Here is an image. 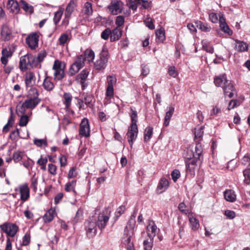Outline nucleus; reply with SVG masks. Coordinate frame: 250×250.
Listing matches in <instances>:
<instances>
[{
	"mask_svg": "<svg viewBox=\"0 0 250 250\" xmlns=\"http://www.w3.org/2000/svg\"><path fill=\"white\" fill-rule=\"evenodd\" d=\"M156 36L158 41L163 42L165 40V31L163 29H160L156 31Z\"/></svg>",
	"mask_w": 250,
	"mask_h": 250,
	"instance_id": "49530a36",
	"label": "nucleus"
},
{
	"mask_svg": "<svg viewBox=\"0 0 250 250\" xmlns=\"http://www.w3.org/2000/svg\"><path fill=\"white\" fill-rule=\"evenodd\" d=\"M131 114L130 115L131 123L130 125L137 126V112L136 110H134L132 108H130Z\"/></svg>",
	"mask_w": 250,
	"mask_h": 250,
	"instance_id": "37998d69",
	"label": "nucleus"
},
{
	"mask_svg": "<svg viewBox=\"0 0 250 250\" xmlns=\"http://www.w3.org/2000/svg\"><path fill=\"white\" fill-rule=\"evenodd\" d=\"M169 186V181L165 177L161 178L158 184L156 192L157 194H160L166 191Z\"/></svg>",
	"mask_w": 250,
	"mask_h": 250,
	"instance_id": "4468645a",
	"label": "nucleus"
},
{
	"mask_svg": "<svg viewBox=\"0 0 250 250\" xmlns=\"http://www.w3.org/2000/svg\"><path fill=\"white\" fill-rule=\"evenodd\" d=\"M51 79V77L46 76L43 82L42 86L47 91H52L55 87V85L52 82Z\"/></svg>",
	"mask_w": 250,
	"mask_h": 250,
	"instance_id": "5701e85b",
	"label": "nucleus"
},
{
	"mask_svg": "<svg viewBox=\"0 0 250 250\" xmlns=\"http://www.w3.org/2000/svg\"><path fill=\"white\" fill-rule=\"evenodd\" d=\"M31 54H26L21 56L19 62V68L21 71H25L30 67Z\"/></svg>",
	"mask_w": 250,
	"mask_h": 250,
	"instance_id": "9b49d317",
	"label": "nucleus"
},
{
	"mask_svg": "<svg viewBox=\"0 0 250 250\" xmlns=\"http://www.w3.org/2000/svg\"><path fill=\"white\" fill-rule=\"evenodd\" d=\"M107 86H113V84L116 83V79L111 76H108L107 77Z\"/></svg>",
	"mask_w": 250,
	"mask_h": 250,
	"instance_id": "774afa93",
	"label": "nucleus"
},
{
	"mask_svg": "<svg viewBox=\"0 0 250 250\" xmlns=\"http://www.w3.org/2000/svg\"><path fill=\"white\" fill-rule=\"evenodd\" d=\"M85 228L87 237L89 239L95 236L97 232V224L95 221L87 220L85 223Z\"/></svg>",
	"mask_w": 250,
	"mask_h": 250,
	"instance_id": "6e6552de",
	"label": "nucleus"
},
{
	"mask_svg": "<svg viewBox=\"0 0 250 250\" xmlns=\"http://www.w3.org/2000/svg\"><path fill=\"white\" fill-rule=\"evenodd\" d=\"M190 227L191 229L195 231L198 229L200 227L199 220L194 216L193 213L188 215Z\"/></svg>",
	"mask_w": 250,
	"mask_h": 250,
	"instance_id": "6ab92c4d",
	"label": "nucleus"
},
{
	"mask_svg": "<svg viewBox=\"0 0 250 250\" xmlns=\"http://www.w3.org/2000/svg\"><path fill=\"white\" fill-rule=\"evenodd\" d=\"M31 240V235L29 232H26L22 238L21 246H28Z\"/></svg>",
	"mask_w": 250,
	"mask_h": 250,
	"instance_id": "de8ad7c7",
	"label": "nucleus"
},
{
	"mask_svg": "<svg viewBox=\"0 0 250 250\" xmlns=\"http://www.w3.org/2000/svg\"><path fill=\"white\" fill-rule=\"evenodd\" d=\"M15 116L14 115L13 113L10 114V116L8 120L7 123L3 127V131L7 132L9 130V128L10 127H11L13 125V124L14 122Z\"/></svg>",
	"mask_w": 250,
	"mask_h": 250,
	"instance_id": "4c0bfd02",
	"label": "nucleus"
},
{
	"mask_svg": "<svg viewBox=\"0 0 250 250\" xmlns=\"http://www.w3.org/2000/svg\"><path fill=\"white\" fill-rule=\"evenodd\" d=\"M56 215L55 209L51 208L48 210L44 215L43 219L45 223H49L53 220Z\"/></svg>",
	"mask_w": 250,
	"mask_h": 250,
	"instance_id": "393cba45",
	"label": "nucleus"
},
{
	"mask_svg": "<svg viewBox=\"0 0 250 250\" xmlns=\"http://www.w3.org/2000/svg\"><path fill=\"white\" fill-rule=\"evenodd\" d=\"M20 3L21 4V8L26 12H29L30 14H32L34 12L33 7L27 3L23 0H21Z\"/></svg>",
	"mask_w": 250,
	"mask_h": 250,
	"instance_id": "72a5a7b5",
	"label": "nucleus"
},
{
	"mask_svg": "<svg viewBox=\"0 0 250 250\" xmlns=\"http://www.w3.org/2000/svg\"><path fill=\"white\" fill-rule=\"evenodd\" d=\"M221 18H224L223 16L221 14L211 13L209 15V20L213 23H217L218 21L220 22V19Z\"/></svg>",
	"mask_w": 250,
	"mask_h": 250,
	"instance_id": "a19ab883",
	"label": "nucleus"
},
{
	"mask_svg": "<svg viewBox=\"0 0 250 250\" xmlns=\"http://www.w3.org/2000/svg\"><path fill=\"white\" fill-rule=\"evenodd\" d=\"M196 27L202 31L209 32L211 30V27L208 26L207 23H205L200 21H197L195 22Z\"/></svg>",
	"mask_w": 250,
	"mask_h": 250,
	"instance_id": "2f4dec72",
	"label": "nucleus"
},
{
	"mask_svg": "<svg viewBox=\"0 0 250 250\" xmlns=\"http://www.w3.org/2000/svg\"><path fill=\"white\" fill-rule=\"evenodd\" d=\"M23 154L21 152L16 151L13 153V160L16 163L19 162L22 158Z\"/></svg>",
	"mask_w": 250,
	"mask_h": 250,
	"instance_id": "603ef678",
	"label": "nucleus"
},
{
	"mask_svg": "<svg viewBox=\"0 0 250 250\" xmlns=\"http://www.w3.org/2000/svg\"><path fill=\"white\" fill-rule=\"evenodd\" d=\"M220 27L222 31L224 32L228 33L229 35L232 34V31L229 29L228 25L226 22V20L224 18H221L220 19Z\"/></svg>",
	"mask_w": 250,
	"mask_h": 250,
	"instance_id": "7c9ffc66",
	"label": "nucleus"
},
{
	"mask_svg": "<svg viewBox=\"0 0 250 250\" xmlns=\"http://www.w3.org/2000/svg\"><path fill=\"white\" fill-rule=\"evenodd\" d=\"M110 216V211L108 208H104L102 212L99 214L96 224L101 230L104 229L108 222Z\"/></svg>",
	"mask_w": 250,
	"mask_h": 250,
	"instance_id": "39448f33",
	"label": "nucleus"
},
{
	"mask_svg": "<svg viewBox=\"0 0 250 250\" xmlns=\"http://www.w3.org/2000/svg\"><path fill=\"white\" fill-rule=\"evenodd\" d=\"M202 43L203 46V49L204 50L209 53L212 54L213 53V47L211 45H210L207 42L203 41L202 42Z\"/></svg>",
	"mask_w": 250,
	"mask_h": 250,
	"instance_id": "8fccbe9b",
	"label": "nucleus"
},
{
	"mask_svg": "<svg viewBox=\"0 0 250 250\" xmlns=\"http://www.w3.org/2000/svg\"><path fill=\"white\" fill-rule=\"evenodd\" d=\"M242 164L246 166L250 165V156L249 155L247 154L245 155L241 160Z\"/></svg>",
	"mask_w": 250,
	"mask_h": 250,
	"instance_id": "0e129e2a",
	"label": "nucleus"
},
{
	"mask_svg": "<svg viewBox=\"0 0 250 250\" xmlns=\"http://www.w3.org/2000/svg\"><path fill=\"white\" fill-rule=\"evenodd\" d=\"M168 73L169 76L175 78L178 75V72L174 66H170L168 67Z\"/></svg>",
	"mask_w": 250,
	"mask_h": 250,
	"instance_id": "13d9d810",
	"label": "nucleus"
},
{
	"mask_svg": "<svg viewBox=\"0 0 250 250\" xmlns=\"http://www.w3.org/2000/svg\"><path fill=\"white\" fill-rule=\"evenodd\" d=\"M31 65L30 67L31 68H41V63L36 58V57L31 54Z\"/></svg>",
	"mask_w": 250,
	"mask_h": 250,
	"instance_id": "c03bdc74",
	"label": "nucleus"
},
{
	"mask_svg": "<svg viewBox=\"0 0 250 250\" xmlns=\"http://www.w3.org/2000/svg\"><path fill=\"white\" fill-rule=\"evenodd\" d=\"M7 7L13 13H18L20 10L19 4L17 1L15 0H8Z\"/></svg>",
	"mask_w": 250,
	"mask_h": 250,
	"instance_id": "bb28decb",
	"label": "nucleus"
},
{
	"mask_svg": "<svg viewBox=\"0 0 250 250\" xmlns=\"http://www.w3.org/2000/svg\"><path fill=\"white\" fill-rule=\"evenodd\" d=\"M174 110L175 108L173 106H169L167 108L164 122V125L165 126H167L169 125L170 119L174 113Z\"/></svg>",
	"mask_w": 250,
	"mask_h": 250,
	"instance_id": "aec40b11",
	"label": "nucleus"
},
{
	"mask_svg": "<svg viewBox=\"0 0 250 250\" xmlns=\"http://www.w3.org/2000/svg\"><path fill=\"white\" fill-rule=\"evenodd\" d=\"M138 133V128L137 126L130 125L129 126L126 136L131 147H132L133 142L137 138Z\"/></svg>",
	"mask_w": 250,
	"mask_h": 250,
	"instance_id": "1a4fd4ad",
	"label": "nucleus"
},
{
	"mask_svg": "<svg viewBox=\"0 0 250 250\" xmlns=\"http://www.w3.org/2000/svg\"><path fill=\"white\" fill-rule=\"evenodd\" d=\"M83 12L84 14L87 16H90L93 13L92 4L90 2H86L84 4L83 8Z\"/></svg>",
	"mask_w": 250,
	"mask_h": 250,
	"instance_id": "a18cd8bd",
	"label": "nucleus"
},
{
	"mask_svg": "<svg viewBox=\"0 0 250 250\" xmlns=\"http://www.w3.org/2000/svg\"><path fill=\"white\" fill-rule=\"evenodd\" d=\"M14 51L15 50L12 49L11 47L2 49L1 51L2 56L0 58V61L2 64L7 65L8 59L12 56Z\"/></svg>",
	"mask_w": 250,
	"mask_h": 250,
	"instance_id": "ddd939ff",
	"label": "nucleus"
},
{
	"mask_svg": "<svg viewBox=\"0 0 250 250\" xmlns=\"http://www.w3.org/2000/svg\"><path fill=\"white\" fill-rule=\"evenodd\" d=\"M47 162V159L46 158H42L41 157L38 161V164L41 166V169L42 170H45L46 169V164Z\"/></svg>",
	"mask_w": 250,
	"mask_h": 250,
	"instance_id": "6e6d98bb",
	"label": "nucleus"
},
{
	"mask_svg": "<svg viewBox=\"0 0 250 250\" xmlns=\"http://www.w3.org/2000/svg\"><path fill=\"white\" fill-rule=\"evenodd\" d=\"M125 22V18L122 16H118L116 18L115 21L116 24L118 26L117 27L120 28V26H122Z\"/></svg>",
	"mask_w": 250,
	"mask_h": 250,
	"instance_id": "052dcab7",
	"label": "nucleus"
},
{
	"mask_svg": "<svg viewBox=\"0 0 250 250\" xmlns=\"http://www.w3.org/2000/svg\"><path fill=\"white\" fill-rule=\"evenodd\" d=\"M153 128L151 126H148L146 127L144 131V142H147L150 140L153 135Z\"/></svg>",
	"mask_w": 250,
	"mask_h": 250,
	"instance_id": "f704fd0d",
	"label": "nucleus"
},
{
	"mask_svg": "<svg viewBox=\"0 0 250 250\" xmlns=\"http://www.w3.org/2000/svg\"><path fill=\"white\" fill-rule=\"evenodd\" d=\"M63 10L62 9H60L58 11L55 13L53 21L56 25H57L60 21L62 16V15L63 14Z\"/></svg>",
	"mask_w": 250,
	"mask_h": 250,
	"instance_id": "09e8293b",
	"label": "nucleus"
},
{
	"mask_svg": "<svg viewBox=\"0 0 250 250\" xmlns=\"http://www.w3.org/2000/svg\"><path fill=\"white\" fill-rule=\"evenodd\" d=\"M85 60H87L89 62H93L95 57V53L93 51L90 49H86L84 54Z\"/></svg>",
	"mask_w": 250,
	"mask_h": 250,
	"instance_id": "58836bf2",
	"label": "nucleus"
},
{
	"mask_svg": "<svg viewBox=\"0 0 250 250\" xmlns=\"http://www.w3.org/2000/svg\"><path fill=\"white\" fill-rule=\"evenodd\" d=\"M136 214L134 212L130 216V218L128 221L126 226L125 229V232L127 231L128 229L132 230L135 226L136 221H135Z\"/></svg>",
	"mask_w": 250,
	"mask_h": 250,
	"instance_id": "473e14b6",
	"label": "nucleus"
},
{
	"mask_svg": "<svg viewBox=\"0 0 250 250\" xmlns=\"http://www.w3.org/2000/svg\"><path fill=\"white\" fill-rule=\"evenodd\" d=\"M154 239L147 237L143 241V246L145 250H152L153 246Z\"/></svg>",
	"mask_w": 250,
	"mask_h": 250,
	"instance_id": "e433bc0d",
	"label": "nucleus"
},
{
	"mask_svg": "<svg viewBox=\"0 0 250 250\" xmlns=\"http://www.w3.org/2000/svg\"><path fill=\"white\" fill-rule=\"evenodd\" d=\"M108 8L111 14L114 15H118L122 12V3L118 0H112L108 6Z\"/></svg>",
	"mask_w": 250,
	"mask_h": 250,
	"instance_id": "2eb2a0df",
	"label": "nucleus"
},
{
	"mask_svg": "<svg viewBox=\"0 0 250 250\" xmlns=\"http://www.w3.org/2000/svg\"><path fill=\"white\" fill-rule=\"evenodd\" d=\"M54 79L56 81H61L64 77V69L54 70Z\"/></svg>",
	"mask_w": 250,
	"mask_h": 250,
	"instance_id": "ea45409f",
	"label": "nucleus"
},
{
	"mask_svg": "<svg viewBox=\"0 0 250 250\" xmlns=\"http://www.w3.org/2000/svg\"><path fill=\"white\" fill-rule=\"evenodd\" d=\"M144 22L146 26L150 29H154L155 28V26L153 23L152 20L150 18H148L145 20Z\"/></svg>",
	"mask_w": 250,
	"mask_h": 250,
	"instance_id": "69168bd1",
	"label": "nucleus"
},
{
	"mask_svg": "<svg viewBox=\"0 0 250 250\" xmlns=\"http://www.w3.org/2000/svg\"><path fill=\"white\" fill-rule=\"evenodd\" d=\"M90 131L88 120L86 118H84L80 124L79 134L85 137H88L90 136Z\"/></svg>",
	"mask_w": 250,
	"mask_h": 250,
	"instance_id": "9d476101",
	"label": "nucleus"
},
{
	"mask_svg": "<svg viewBox=\"0 0 250 250\" xmlns=\"http://www.w3.org/2000/svg\"><path fill=\"white\" fill-rule=\"evenodd\" d=\"M68 41V35L66 33L62 34L59 39V43L61 45H64Z\"/></svg>",
	"mask_w": 250,
	"mask_h": 250,
	"instance_id": "3c124183",
	"label": "nucleus"
},
{
	"mask_svg": "<svg viewBox=\"0 0 250 250\" xmlns=\"http://www.w3.org/2000/svg\"><path fill=\"white\" fill-rule=\"evenodd\" d=\"M1 230L6 234L7 240L5 250H12V243L10 237H14L19 230V227L14 223L5 222L0 225Z\"/></svg>",
	"mask_w": 250,
	"mask_h": 250,
	"instance_id": "f03ea898",
	"label": "nucleus"
},
{
	"mask_svg": "<svg viewBox=\"0 0 250 250\" xmlns=\"http://www.w3.org/2000/svg\"><path fill=\"white\" fill-rule=\"evenodd\" d=\"M89 74V71L87 69H84L76 77V81L81 83L83 89L84 88V83L87 79Z\"/></svg>",
	"mask_w": 250,
	"mask_h": 250,
	"instance_id": "dca6fc26",
	"label": "nucleus"
},
{
	"mask_svg": "<svg viewBox=\"0 0 250 250\" xmlns=\"http://www.w3.org/2000/svg\"><path fill=\"white\" fill-rule=\"evenodd\" d=\"M215 85L218 87H221L224 91L225 97L231 98L233 96L234 87L231 83L227 80L225 74L215 77L214 79Z\"/></svg>",
	"mask_w": 250,
	"mask_h": 250,
	"instance_id": "f257e3e1",
	"label": "nucleus"
},
{
	"mask_svg": "<svg viewBox=\"0 0 250 250\" xmlns=\"http://www.w3.org/2000/svg\"><path fill=\"white\" fill-rule=\"evenodd\" d=\"M99 56V59L94 63V67L96 69L101 70L106 67L109 59L108 51L105 46H103Z\"/></svg>",
	"mask_w": 250,
	"mask_h": 250,
	"instance_id": "20e7f679",
	"label": "nucleus"
},
{
	"mask_svg": "<svg viewBox=\"0 0 250 250\" xmlns=\"http://www.w3.org/2000/svg\"><path fill=\"white\" fill-rule=\"evenodd\" d=\"M195 137L197 138H201L203 134V127L201 126L198 129H195Z\"/></svg>",
	"mask_w": 250,
	"mask_h": 250,
	"instance_id": "338daca9",
	"label": "nucleus"
},
{
	"mask_svg": "<svg viewBox=\"0 0 250 250\" xmlns=\"http://www.w3.org/2000/svg\"><path fill=\"white\" fill-rule=\"evenodd\" d=\"M34 144L38 147H42L43 146H47V143L45 139H35Z\"/></svg>",
	"mask_w": 250,
	"mask_h": 250,
	"instance_id": "864d4df0",
	"label": "nucleus"
},
{
	"mask_svg": "<svg viewBox=\"0 0 250 250\" xmlns=\"http://www.w3.org/2000/svg\"><path fill=\"white\" fill-rule=\"evenodd\" d=\"M202 151L203 149L200 143L197 144L194 148V151L192 152V156L194 158V159H195L196 163L197 160H200V157L202 155Z\"/></svg>",
	"mask_w": 250,
	"mask_h": 250,
	"instance_id": "c85d7f7f",
	"label": "nucleus"
},
{
	"mask_svg": "<svg viewBox=\"0 0 250 250\" xmlns=\"http://www.w3.org/2000/svg\"><path fill=\"white\" fill-rule=\"evenodd\" d=\"M235 49L239 52H244L248 49V44L238 40H235Z\"/></svg>",
	"mask_w": 250,
	"mask_h": 250,
	"instance_id": "c756f323",
	"label": "nucleus"
},
{
	"mask_svg": "<svg viewBox=\"0 0 250 250\" xmlns=\"http://www.w3.org/2000/svg\"><path fill=\"white\" fill-rule=\"evenodd\" d=\"M21 199L23 202L26 201L29 197V188L27 184H23L20 187Z\"/></svg>",
	"mask_w": 250,
	"mask_h": 250,
	"instance_id": "a211bd4d",
	"label": "nucleus"
},
{
	"mask_svg": "<svg viewBox=\"0 0 250 250\" xmlns=\"http://www.w3.org/2000/svg\"><path fill=\"white\" fill-rule=\"evenodd\" d=\"M186 206L184 202L180 203L178 205V208L182 213L188 215L189 213H192V212H190L189 210L186 209Z\"/></svg>",
	"mask_w": 250,
	"mask_h": 250,
	"instance_id": "5fc2aeb1",
	"label": "nucleus"
},
{
	"mask_svg": "<svg viewBox=\"0 0 250 250\" xmlns=\"http://www.w3.org/2000/svg\"><path fill=\"white\" fill-rule=\"evenodd\" d=\"M36 78L32 72H29L25 75V83L27 87H32L35 83Z\"/></svg>",
	"mask_w": 250,
	"mask_h": 250,
	"instance_id": "412c9836",
	"label": "nucleus"
},
{
	"mask_svg": "<svg viewBox=\"0 0 250 250\" xmlns=\"http://www.w3.org/2000/svg\"><path fill=\"white\" fill-rule=\"evenodd\" d=\"M39 35L36 33H32L26 39V43L32 49H35L38 45Z\"/></svg>",
	"mask_w": 250,
	"mask_h": 250,
	"instance_id": "f8f14e48",
	"label": "nucleus"
},
{
	"mask_svg": "<svg viewBox=\"0 0 250 250\" xmlns=\"http://www.w3.org/2000/svg\"><path fill=\"white\" fill-rule=\"evenodd\" d=\"M64 102L63 104L65 106V108L68 109L71 105L72 99V95L69 93H65L63 95Z\"/></svg>",
	"mask_w": 250,
	"mask_h": 250,
	"instance_id": "79ce46f5",
	"label": "nucleus"
},
{
	"mask_svg": "<svg viewBox=\"0 0 250 250\" xmlns=\"http://www.w3.org/2000/svg\"><path fill=\"white\" fill-rule=\"evenodd\" d=\"M192 152H193L192 150L187 148L184 154L185 158L187 160L186 162L187 172H192V171L195 170L196 163L195 159L192 156Z\"/></svg>",
	"mask_w": 250,
	"mask_h": 250,
	"instance_id": "0eeeda50",
	"label": "nucleus"
},
{
	"mask_svg": "<svg viewBox=\"0 0 250 250\" xmlns=\"http://www.w3.org/2000/svg\"><path fill=\"white\" fill-rule=\"evenodd\" d=\"M122 35V31L119 27H116L112 31L110 34V41L115 42L119 40Z\"/></svg>",
	"mask_w": 250,
	"mask_h": 250,
	"instance_id": "cd10ccee",
	"label": "nucleus"
},
{
	"mask_svg": "<svg viewBox=\"0 0 250 250\" xmlns=\"http://www.w3.org/2000/svg\"><path fill=\"white\" fill-rule=\"evenodd\" d=\"M224 215L229 219H233L236 216V213L234 211L229 209L225 211Z\"/></svg>",
	"mask_w": 250,
	"mask_h": 250,
	"instance_id": "4d7b16f0",
	"label": "nucleus"
},
{
	"mask_svg": "<svg viewBox=\"0 0 250 250\" xmlns=\"http://www.w3.org/2000/svg\"><path fill=\"white\" fill-rule=\"evenodd\" d=\"M76 6V0H71L67 4L65 11V18H69L70 17L72 13L74 11Z\"/></svg>",
	"mask_w": 250,
	"mask_h": 250,
	"instance_id": "b1692460",
	"label": "nucleus"
},
{
	"mask_svg": "<svg viewBox=\"0 0 250 250\" xmlns=\"http://www.w3.org/2000/svg\"><path fill=\"white\" fill-rule=\"evenodd\" d=\"M221 113V109L220 108L218 107L217 106H213L210 115L213 116H218Z\"/></svg>",
	"mask_w": 250,
	"mask_h": 250,
	"instance_id": "e2e57ef3",
	"label": "nucleus"
},
{
	"mask_svg": "<svg viewBox=\"0 0 250 250\" xmlns=\"http://www.w3.org/2000/svg\"><path fill=\"white\" fill-rule=\"evenodd\" d=\"M111 33V31L110 29L109 28H106L102 32L101 34V38L104 40H106L108 39Z\"/></svg>",
	"mask_w": 250,
	"mask_h": 250,
	"instance_id": "bf43d9fd",
	"label": "nucleus"
},
{
	"mask_svg": "<svg viewBox=\"0 0 250 250\" xmlns=\"http://www.w3.org/2000/svg\"><path fill=\"white\" fill-rule=\"evenodd\" d=\"M20 136L19 129L17 128L16 130L12 131L10 134V138L12 140H17Z\"/></svg>",
	"mask_w": 250,
	"mask_h": 250,
	"instance_id": "680f3d73",
	"label": "nucleus"
},
{
	"mask_svg": "<svg viewBox=\"0 0 250 250\" xmlns=\"http://www.w3.org/2000/svg\"><path fill=\"white\" fill-rule=\"evenodd\" d=\"M32 114V112L30 111L28 115L25 114H21L22 115L21 116L19 121V125L21 126H25L27 125L29 122V116L31 115Z\"/></svg>",
	"mask_w": 250,
	"mask_h": 250,
	"instance_id": "c9c22d12",
	"label": "nucleus"
},
{
	"mask_svg": "<svg viewBox=\"0 0 250 250\" xmlns=\"http://www.w3.org/2000/svg\"><path fill=\"white\" fill-rule=\"evenodd\" d=\"M32 91L36 95L33 97H28L19 108L18 112L21 114H25L26 109H34L41 102V99L38 98L37 89L34 88Z\"/></svg>",
	"mask_w": 250,
	"mask_h": 250,
	"instance_id": "7ed1b4c3",
	"label": "nucleus"
},
{
	"mask_svg": "<svg viewBox=\"0 0 250 250\" xmlns=\"http://www.w3.org/2000/svg\"><path fill=\"white\" fill-rule=\"evenodd\" d=\"M157 227L153 221L149 222L148 225L146 227V233L148 237L154 239L156 236Z\"/></svg>",
	"mask_w": 250,
	"mask_h": 250,
	"instance_id": "f3484780",
	"label": "nucleus"
},
{
	"mask_svg": "<svg viewBox=\"0 0 250 250\" xmlns=\"http://www.w3.org/2000/svg\"><path fill=\"white\" fill-rule=\"evenodd\" d=\"M1 34L4 41H9L12 37L11 30L6 25L2 26Z\"/></svg>",
	"mask_w": 250,
	"mask_h": 250,
	"instance_id": "a878e982",
	"label": "nucleus"
},
{
	"mask_svg": "<svg viewBox=\"0 0 250 250\" xmlns=\"http://www.w3.org/2000/svg\"><path fill=\"white\" fill-rule=\"evenodd\" d=\"M85 59L83 55L78 56L75 62L71 65L67 74L71 77L77 73L84 64Z\"/></svg>",
	"mask_w": 250,
	"mask_h": 250,
	"instance_id": "423d86ee",
	"label": "nucleus"
},
{
	"mask_svg": "<svg viewBox=\"0 0 250 250\" xmlns=\"http://www.w3.org/2000/svg\"><path fill=\"white\" fill-rule=\"evenodd\" d=\"M224 196L227 201L234 202L236 200V194L232 189H226L224 192Z\"/></svg>",
	"mask_w": 250,
	"mask_h": 250,
	"instance_id": "4be33fe9",
	"label": "nucleus"
}]
</instances>
